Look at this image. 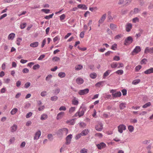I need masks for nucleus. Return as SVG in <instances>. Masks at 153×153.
Instances as JSON below:
<instances>
[{"label": "nucleus", "instance_id": "4468645a", "mask_svg": "<svg viewBox=\"0 0 153 153\" xmlns=\"http://www.w3.org/2000/svg\"><path fill=\"white\" fill-rule=\"evenodd\" d=\"M76 82L77 84L80 85L83 83L84 80L81 77H78L76 79Z\"/></svg>", "mask_w": 153, "mask_h": 153}, {"label": "nucleus", "instance_id": "de8ad7c7", "mask_svg": "<svg viewBox=\"0 0 153 153\" xmlns=\"http://www.w3.org/2000/svg\"><path fill=\"white\" fill-rule=\"evenodd\" d=\"M121 92L122 93L123 95L125 96L127 94V90L126 89H123L121 90Z\"/></svg>", "mask_w": 153, "mask_h": 153}, {"label": "nucleus", "instance_id": "8fccbe9b", "mask_svg": "<svg viewBox=\"0 0 153 153\" xmlns=\"http://www.w3.org/2000/svg\"><path fill=\"white\" fill-rule=\"evenodd\" d=\"M117 48V45L116 44H114V45H113L111 47V49L112 50H116V49Z\"/></svg>", "mask_w": 153, "mask_h": 153}, {"label": "nucleus", "instance_id": "052dcab7", "mask_svg": "<svg viewBox=\"0 0 153 153\" xmlns=\"http://www.w3.org/2000/svg\"><path fill=\"white\" fill-rule=\"evenodd\" d=\"M52 60L53 61H57L59 60V58L58 57L55 56L53 58Z\"/></svg>", "mask_w": 153, "mask_h": 153}, {"label": "nucleus", "instance_id": "f8f14e48", "mask_svg": "<svg viewBox=\"0 0 153 153\" xmlns=\"http://www.w3.org/2000/svg\"><path fill=\"white\" fill-rule=\"evenodd\" d=\"M41 135V132L40 131H38L36 133L34 137V140H38L40 136Z\"/></svg>", "mask_w": 153, "mask_h": 153}, {"label": "nucleus", "instance_id": "13d9d810", "mask_svg": "<svg viewBox=\"0 0 153 153\" xmlns=\"http://www.w3.org/2000/svg\"><path fill=\"white\" fill-rule=\"evenodd\" d=\"M79 124L80 126L82 127H85L86 126V124L83 122L80 123Z\"/></svg>", "mask_w": 153, "mask_h": 153}, {"label": "nucleus", "instance_id": "6e6552de", "mask_svg": "<svg viewBox=\"0 0 153 153\" xmlns=\"http://www.w3.org/2000/svg\"><path fill=\"white\" fill-rule=\"evenodd\" d=\"M89 91V89L88 88H86L83 90H80L78 94L80 95H84L88 93Z\"/></svg>", "mask_w": 153, "mask_h": 153}, {"label": "nucleus", "instance_id": "c85d7f7f", "mask_svg": "<svg viewBox=\"0 0 153 153\" xmlns=\"http://www.w3.org/2000/svg\"><path fill=\"white\" fill-rule=\"evenodd\" d=\"M22 40V39L21 38H17L16 41V44L18 46L20 45V43Z\"/></svg>", "mask_w": 153, "mask_h": 153}, {"label": "nucleus", "instance_id": "72a5a7b5", "mask_svg": "<svg viewBox=\"0 0 153 153\" xmlns=\"http://www.w3.org/2000/svg\"><path fill=\"white\" fill-rule=\"evenodd\" d=\"M83 66L81 65H78L75 67V69L76 70H79L82 68Z\"/></svg>", "mask_w": 153, "mask_h": 153}, {"label": "nucleus", "instance_id": "864d4df0", "mask_svg": "<svg viewBox=\"0 0 153 153\" xmlns=\"http://www.w3.org/2000/svg\"><path fill=\"white\" fill-rule=\"evenodd\" d=\"M52 77V76L51 74L48 75L46 78L45 80L46 81L49 80Z\"/></svg>", "mask_w": 153, "mask_h": 153}, {"label": "nucleus", "instance_id": "f704fd0d", "mask_svg": "<svg viewBox=\"0 0 153 153\" xmlns=\"http://www.w3.org/2000/svg\"><path fill=\"white\" fill-rule=\"evenodd\" d=\"M65 75V74L63 72H60L58 74V76L60 78L64 77Z\"/></svg>", "mask_w": 153, "mask_h": 153}, {"label": "nucleus", "instance_id": "c756f323", "mask_svg": "<svg viewBox=\"0 0 153 153\" xmlns=\"http://www.w3.org/2000/svg\"><path fill=\"white\" fill-rule=\"evenodd\" d=\"M18 111V109L17 108H15L12 110L10 111V114L12 115L15 114Z\"/></svg>", "mask_w": 153, "mask_h": 153}, {"label": "nucleus", "instance_id": "774afa93", "mask_svg": "<svg viewBox=\"0 0 153 153\" xmlns=\"http://www.w3.org/2000/svg\"><path fill=\"white\" fill-rule=\"evenodd\" d=\"M139 12V9L137 8H135L134 9V14H136L138 13Z\"/></svg>", "mask_w": 153, "mask_h": 153}, {"label": "nucleus", "instance_id": "37998d69", "mask_svg": "<svg viewBox=\"0 0 153 153\" xmlns=\"http://www.w3.org/2000/svg\"><path fill=\"white\" fill-rule=\"evenodd\" d=\"M95 136L98 137L100 138H101L102 137V134L100 133H96L95 135Z\"/></svg>", "mask_w": 153, "mask_h": 153}, {"label": "nucleus", "instance_id": "f03ea898", "mask_svg": "<svg viewBox=\"0 0 153 153\" xmlns=\"http://www.w3.org/2000/svg\"><path fill=\"white\" fill-rule=\"evenodd\" d=\"M133 41V39L131 36L127 37L125 39L124 42V45H129Z\"/></svg>", "mask_w": 153, "mask_h": 153}, {"label": "nucleus", "instance_id": "423d86ee", "mask_svg": "<svg viewBox=\"0 0 153 153\" xmlns=\"http://www.w3.org/2000/svg\"><path fill=\"white\" fill-rule=\"evenodd\" d=\"M144 53L145 54H147L148 53H153V47L149 48V47H146Z\"/></svg>", "mask_w": 153, "mask_h": 153}, {"label": "nucleus", "instance_id": "6e6d98bb", "mask_svg": "<svg viewBox=\"0 0 153 153\" xmlns=\"http://www.w3.org/2000/svg\"><path fill=\"white\" fill-rule=\"evenodd\" d=\"M66 109V108L64 106H62L59 108V111H65Z\"/></svg>", "mask_w": 153, "mask_h": 153}, {"label": "nucleus", "instance_id": "e433bc0d", "mask_svg": "<svg viewBox=\"0 0 153 153\" xmlns=\"http://www.w3.org/2000/svg\"><path fill=\"white\" fill-rule=\"evenodd\" d=\"M151 105V103L150 102H148L147 103H146L144 105H143L142 107L143 108H147V107L150 106Z\"/></svg>", "mask_w": 153, "mask_h": 153}, {"label": "nucleus", "instance_id": "f257e3e1", "mask_svg": "<svg viewBox=\"0 0 153 153\" xmlns=\"http://www.w3.org/2000/svg\"><path fill=\"white\" fill-rule=\"evenodd\" d=\"M85 109L84 108H82V107H80L78 111L74 115L75 117L79 116V117L82 116L84 114Z\"/></svg>", "mask_w": 153, "mask_h": 153}, {"label": "nucleus", "instance_id": "4c0bfd02", "mask_svg": "<svg viewBox=\"0 0 153 153\" xmlns=\"http://www.w3.org/2000/svg\"><path fill=\"white\" fill-rule=\"evenodd\" d=\"M128 129L130 132H132L134 131V127L133 126L130 125L128 126Z\"/></svg>", "mask_w": 153, "mask_h": 153}, {"label": "nucleus", "instance_id": "603ef678", "mask_svg": "<svg viewBox=\"0 0 153 153\" xmlns=\"http://www.w3.org/2000/svg\"><path fill=\"white\" fill-rule=\"evenodd\" d=\"M147 62V59H146L144 58L140 62L141 64H146Z\"/></svg>", "mask_w": 153, "mask_h": 153}, {"label": "nucleus", "instance_id": "ea45409f", "mask_svg": "<svg viewBox=\"0 0 153 153\" xmlns=\"http://www.w3.org/2000/svg\"><path fill=\"white\" fill-rule=\"evenodd\" d=\"M27 24L26 23L24 22L22 23L20 25V28L21 29H24L26 26Z\"/></svg>", "mask_w": 153, "mask_h": 153}, {"label": "nucleus", "instance_id": "2eb2a0df", "mask_svg": "<svg viewBox=\"0 0 153 153\" xmlns=\"http://www.w3.org/2000/svg\"><path fill=\"white\" fill-rule=\"evenodd\" d=\"M17 129V126L16 125L14 124L10 127L11 131L14 132L16 131Z\"/></svg>", "mask_w": 153, "mask_h": 153}, {"label": "nucleus", "instance_id": "9b49d317", "mask_svg": "<svg viewBox=\"0 0 153 153\" xmlns=\"http://www.w3.org/2000/svg\"><path fill=\"white\" fill-rule=\"evenodd\" d=\"M132 28V25L131 23H128L126 26V30L127 32H129Z\"/></svg>", "mask_w": 153, "mask_h": 153}, {"label": "nucleus", "instance_id": "473e14b6", "mask_svg": "<svg viewBox=\"0 0 153 153\" xmlns=\"http://www.w3.org/2000/svg\"><path fill=\"white\" fill-rule=\"evenodd\" d=\"M72 137V135L71 134H70L68 136V144L70 143Z\"/></svg>", "mask_w": 153, "mask_h": 153}, {"label": "nucleus", "instance_id": "5701e85b", "mask_svg": "<svg viewBox=\"0 0 153 153\" xmlns=\"http://www.w3.org/2000/svg\"><path fill=\"white\" fill-rule=\"evenodd\" d=\"M72 104L75 105H77L79 103L78 101L75 97H74L73 99L72 100Z\"/></svg>", "mask_w": 153, "mask_h": 153}, {"label": "nucleus", "instance_id": "39448f33", "mask_svg": "<svg viewBox=\"0 0 153 153\" xmlns=\"http://www.w3.org/2000/svg\"><path fill=\"white\" fill-rule=\"evenodd\" d=\"M96 146L100 150L105 148L106 146V144L103 142H101L99 144H96Z\"/></svg>", "mask_w": 153, "mask_h": 153}, {"label": "nucleus", "instance_id": "69168bd1", "mask_svg": "<svg viewBox=\"0 0 153 153\" xmlns=\"http://www.w3.org/2000/svg\"><path fill=\"white\" fill-rule=\"evenodd\" d=\"M87 149H83L80 151V152L81 153H86L87 152Z\"/></svg>", "mask_w": 153, "mask_h": 153}, {"label": "nucleus", "instance_id": "4d7b16f0", "mask_svg": "<svg viewBox=\"0 0 153 153\" xmlns=\"http://www.w3.org/2000/svg\"><path fill=\"white\" fill-rule=\"evenodd\" d=\"M123 36V35L122 34H118L116 36H115L114 37V38L115 39H119L120 38H121V37Z\"/></svg>", "mask_w": 153, "mask_h": 153}, {"label": "nucleus", "instance_id": "412c9836", "mask_svg": "<svg viewBox=\"0 0 153 153\" xmlns=\"http://www.w3.org/2000/svg\"><path fill=\"white\" fill-rule=\"evenodd\" d=\"M111 70H107L103 74V78L105 79L106 77L108 76L110 73L111 72Z\"/></svg>", "mask_w": 153, "mask_h": 153}, {"label": "nucleus", "instance_id": "680f3d73", "mask_svg": "<svg viewBox=\"0 0 153 153\" xmlns=\"http://www.w3.org/2000/svg\"><path fill=\"white\" fill-rule=\"evenodd\" d=\"M102 83H103V81H101V82H98L97 83L95 84V86L97 87H100V85H101V84H102Z\"/></svg>", "mask_w": 153, "mask_h": 153}, {"label": "nucleus", "instance_id": "4be33fe9", "mask_svg": "<svg viewBox=\"0 0 153 153\" xmlns=\"http://www.w3.org/2000/svg\"><path fill=\"white\" fill-rule=\"evenodd\" d=\"M15 35V33H11L9 35L8 37V39L9 40H12L14 38Z\"/></svg>", "mask_w": 153, "mask_h": 153}, {"label": "nucleus", "instance_id": "7ed1b4c3", "mask_svg": "<svg viewBox=\"0 0 153 153\" xmlns=\"http://www.w3.org/2000/svg\"><path fill=\"white\" fill-rule=\"evenodd\" d=\"M64 133H67V129L66 128H63L59 130L57 132V135L59 137L61 136Z\"/></svg>", "mask_w": 153, "mask_h": 153}, {"label": "nucleus", "instance_id": "a18cd8bd", "mask_svg": "<svg viewBox=\"0 0 153 153\" xmlns=\"http://www.w3.org/2000/svg\"><path fill=\"white\" fill-rule=\"evenodd\" d=\"M58 99V97L56 96H53L51 98V100L52 101H56Z\"/></svg>", "mask_w": 153, "mask_h": 153}, {"label": "nucleus", "instance_id": "393cba45", "mask_svg": "<svg viewBox=\"0 0 153 153\" xmlns=\"http://www.w3.org/2000/svg\"><path fill=\"white\" fill-rule=\"evenodd\" d=\"M110 27L111 29L114 30L117 28V26L116 25L113 23H111L110 25Z\"/></svg>", "mask_w": 153, "mask_h": 153}, {"label": "nucleus", "instance_id": "e2e57ef3", "mask_svg": "<svg viewBox=\"0 0 153 153\" xmlns=\"http://www.w3.org/2000/svg\"><path fill=\"white\" fill-rule=\"evenodd\" d=\"M47 94V92L45 91H44L42 92L41 93V95L42 97H44L45 95H46Z\"/></svg>", "mask_w": 153, "mask_h": 153}, {"label": "nucleus", "instance_id": "5fc2aeb1", "mask_svg": "<svg viewBox=\"0 0 153 153\" xmlns=\"http://www.w3.org/2000/svg\"><path fill=\"white\" fill-rule=\"evenodd\" d=\"M32 115V113L31 112H30L27 114L26 115V118H28L30 117Z\"/></svg>", "mask_w": 153, "mask_h": 153}, {"label": "nucleus", "instance_id": "a211bd4d", "mask_svg": "<svg viewBox=\"0 0 153 153\" xmlns=\"http://www.w3.org/2000/svg\"><path fill=\"white\" fill-rule=\"evenodd\" d=\"M77 8H79L82 9L83 10H87V7L86 6L82 4H79L78 5Z\"/></svg>", "mask_w": 153, "mask_h": 153}, {"label": "nucleus", "instance_id": "b1692460", "mask_svg": "<svg viewBox=\"0 0 153 153\" xmlns=\"http://www.w3.org/2000/svg\"><path fill=\"white\" fill-rule=\"evenodd\" d=\"M88 129H85L82 131L80 134L82 135L85 136L88 134Z\"/></svg>", "mask_w": 153, "mask_h": 153}, {"label": "nucleus", "instance_id": "a878e982", "mask_svg": "<svg viewBox=\"0 0 153 153\" xmlns=\"http://www.w3.org/2000/svg\"><path fill=\"white\" fill-rule=\"evenodd\" d=\"M75 107H72L69 108L68 113L69 114H72L75 110Z\"/></svg>", "mask_w": 153, "mask_h": 153}, {"label": "nucleus", "instance_id": "ddd939ff", "mask_svg": "<svg viewBox=\"0 0 153 153\" xmlns=\"http://www.w3.org/2000/svg\"><path fill=\"white\" fill-rule=\"evenodd\" d=\"M106 16V14H103L101 17L100 19L99 20V23L100 24H101L102 23L105 19Z\"/></svg>", "mask_w": 153, "mask_h": 153}, {"label": "nucleus", "instance_id": "20e7f679", "mask_svg": "<svg viewBox=\"0 0 153 153\" xmlns=\"http://www.w3.org/2000/svg\"><path fill=\"white\" fill-rule=\"evenodd\" d=\"M118 131L120 133L123 132V130H125L126 129V127L125 125L123 124H121L118 126Z\"/></svg>", "mask_w": 153, "mask_h": 153}, {"label": "nucleus", "instance_id": "9d476101", "mask_svg": "<svg viewBox=\"0 0 153 153\" xmlns=\"http://www.w3.org/2000/svg\"><path fill=\"white\" fill-rule=\"evenodd\" d=\"M65 113L64 112H61L58 113L56 117L57 120H59L62 119L64 116Z\"/></svg>", "mask_w": 153, "mask_h": 153}, {"label": "nucleus", "instance_id": "f3484780", "mask_svg": "<svg viewBox=\"0 0 153 153\" xmlns=\"http://www.w3.org/2000/svg\"><path fill=\"white\" fill-rule=\"evenodd\" d=\"M39 45V42H36L31 43L30 44V47L32 48H34L38 47Z\"/></svg>", "mask_w": 153, "mask_h": 153}, {"label": "nucleus", "instance_id": "dca6fc26", "mask_svg": "<svg viewBox=\"0 0 153 153\" xmlns=\"http://www.w3.org/2000/svg\"><path fill=\"white\" fill-rule=\"evenodd\" d=\"M112 95L114 97H119L121 96V93L120 91H117L115 92L114 94H112Z\"/></svg>", "mask_w": 153, "mask_h": 153}, {"label": "nucleus", "instance_id": "58836bf2", "mask_svg": "<svg viewBox=\"0 0 153 153\" xmlns=\"http://www.w3.org/2000/svg\"><path fill=\"white\" fill-rule=\"evenodd\" d=\"M115 73L121 75L123 73V71L122 70H119L116 71Z\"/></svg>", "mask_w": 153, "mask_h": 153}, {"label": "nucleus", "instance_id": "a19ab883", "mask_svg": "<svg viewBox=\"0 0 153 153\" xmlns=\"http://www.w3.org/2000/svg\"><path fill=\"white\" fill-rule=\"evenodd\" d=\"M40 65L38 64H36L34 65L33 67V69L34 70L39 69L40 68Z\"/></svg>", "mask_w": 153, "mask_h": 153}, {"label": "nucleus", "instance_id": "338daca9", "mask_svg": "<svg viewBox=\"0 0 153 153\" xmlns=\"http://www.w3.org/2000/svg\"><path fill=\"white\" fill-rule=\"evenodd\" d=\"M59 36H56L53 39V41L54 42H55L56 41L59 40Z\"/></svg>", "mask_w": 153, "mask_h": 153}, {"label": "nucleus", "instance_id": "bf43d9fd", "mask_svg": "<svg viewBox=\"0 0 153 153\" xmlns=\"http://www.w3.org/2000/svg\"><path fill=\"white\" fill-rule=\"evenodd\" d=\"M29 71V69L27 68H25L22 70V72L24 73H27Z\"/></svg>", "mask_w": 153, "mask_h": 153}, {"label": "nucleus", "instance_id": "49530a36", "mask_svg": "<svg viewBox=\"0 0 153 153\" xmlns=\"http://www.w3.org/2000/svg\"><path fill=\"white\" fill-rule=\"evenodd\" d=\"M42 11L45 12L46 13H48L50 12V10L49 9H42Z\"/></svg>", "mask_w": 153, "mask_h": 153}, {"label": "nucleus", "instance_id": "3c124183", "mask_svg": "<svg viewBox=\"0 0 153 153\" xmlns=\"http://www.w3.org/2000/svg\"><path fill=\"white\" fill-rule=\"evenodd\" d=\"M15 140V137H11L10 140L9 141L10 144L13 143Z\"/></svg>", "mask_w": 153, "mask_h": 153}, {"label": "nucleus", "instance_id": "aec40b11", "mask_svg": "<svg viewBox=\"0 0 153 153\" xmlns=\"http://www.w3.org/2000/svg\"><path fill=\"white\" fill-rule=\"evenodd\" d=\"M126 103L125 102H122L119 105V106L120 109L121 110L123 109L126 107Z\"/></svg>", "mask_w": 153, "mask_h": 153}, {"label": "nucleus", "instance_id": "c9c22d12", "mask_svg": "<svg viewBox=\"0 0 153 153\" xmlns=\"http://www.w3.org/2000/svg\"><path fill=\"white\" fill-rule=\"evenodd\" d=\"M97 76V75L96 73H91L90 74V76L93 79H94L96 78Z\"/></svg>", "mask_w": 153, "mask_h": 153}, {"label": "nucleus", "instance_id": "0eeeda50", "mask_svg": "<svg viewBox=\"0 0 153 153\" xmlns=\"http://www.w3.org/2000/svg\"><path fill=\"white\" fill-rule=\"evenodd\" d=\"M103 126L102 124L100 123L95 126V128L97 131H101L103 129Z\"/></svg>", "mask_w": 153, "mask_h": 153}, {"label": "nucleus", "instance_id": "c03bdc74", "mask_svg": "<svg viewBox=\"0 0 153 153\" xmlns=\"http://www.w3.org/2000/svg\"><path fill=\"white\" fill-rule=\"evenodd\" d=\"M142 68V66L140 65H138L135 68V70L136 71H138Z\"/></svg>", "mask_w": 153, "mask_h": 153}, {"label": "nucleus", "instance_id": "bb28decb", "mask_svg": "<svg viewBox=\"0 0 153 153\" xmlns=\"http://www.w3.org/2000/svg\"><path fill=\"white\" fill-rule=\"evenodd\" d=\"M75 123V120L74 119H71L68 121V124L69 123L70 125H74Z\"/></svg>", "mask_w": 153, "mask_h": 153}, {"label": "nucleus", "instance_id": "09e8293b", "mask_svg": "<svg viewBox=\"0 0 153 153\" xmlns=\"http://www.w3.org/2000/svg\"><path fill=\"white\" fill-rule=\"evenodd\" d=\"M113 60L115 61H119L120 60V57L118 56H115L114 57Z\"/></svg>", "mask_w": 153, "mask_h": 153}, {"label": "nucleus", "instance_id": "cd10ccee", "mask_svg": "<svg viewBox=\"0 0 153 153\" xmlns=\"http://www.w3.org/2000/svg\"><path fill=\"white\" fill-rule=\"evenodd\" d=\"M48 115L45 114H43L41 116L40 119L41 120H44L48 118Z\"/></svg>", "mask_w": 153, "mask_h": 153}, {"label": "nucleus", "instance_id": "79ce46f5", "mask_svg": "<svg viewBox=\"0 0 153 153\" xmlns=\"http://www.w3.org/2000/svg\"><path fill=\"white\" fill-rule=\"evenodd\" d=\"M53 13H52L51 14L49 15V16H47L45 17V19H49L50 18H52L53 16Z\"/></svg>", "mask_w": 153, "mask_h": 153}, {"label": "nucleus", "instance_id": "7c9ffc66", "mask_svg": "<svg viewBox=\"0 0 153 153\" xmlns=\"http://www.w3.org/2000/svg\"><path fill=\"white\" fill-rule=\"evenodd\" d=\"M118 64L117 62H113L111 64V66L112 68H116L117 67Z\"/></svg>", "mask_w": 153, "mask_h": 153}, {"label": "nucleus", "instance_id": "6ab92c4d", "mask_svg": "<svg viewBox=\"0 0 153 153\" xmlns=\"http://www.w3.org/2000/svg\"><path fill=\"white\" fill-rule=\"evenodd\" d=\"M146 74H149L153 73V68H150L146 70L144 72Z\"/></svg>", "mask_w": 153, "mask_h": 153}, {"label": "nucleus", "instance_id": "1a4fd4ad", "mask_svg": "<svg viewBox=\"0 0 153 153\" xmlns=\"http://www.w3.org/2000/svg\"><path fill=\"white\" fill-rule=\"evenodd\" d=\"M141 48L139 46H137L135 47V48L133 50V51H132L131 53L132 55H134V53H137L140 52L141 51Z\"/></svg>", "mask_w": 153, "mask_h": 153}, {"label": "nucleus", "instance_id": "0e129e2a", "mask_svg": "<svg viewBox=\"0 0 153 153\" xmlns=\"http://www.w3.org/2000/svg\"><path fill=\"white\" fill-rule=\"evenodd\" d=\"M85 31H82L81 32L80 34V38H82L84 37V36Z\"/></svg>", "mask_w": 153, "mask_h": 153}, {"label": "nucleus", "instance_id": "2f4dec72", "mask_svg": "<svg viewBox=\"0 0 153 153\" xmlns=\"http://www.w3.org/2000/svg\"><path fill=\"white\" fill-rule=\"evenodd\" d=\"M140 81V80L139 79L134 80L132 82V84L133 85H137L139 83Z\"/></svg>", "mask_w": 153, "mask_h": 153}]
</instances>
